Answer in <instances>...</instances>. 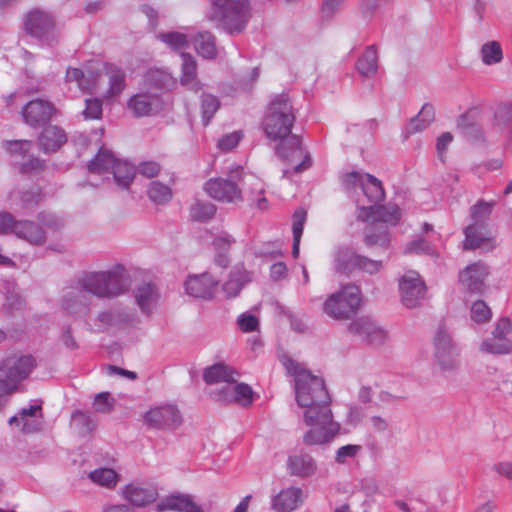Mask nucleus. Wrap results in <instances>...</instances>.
<instances>
[{
    "instance_id": "obj_57",
    "label": "nucleus",
    "mask_w": 512,
    "mask_h": 512,
    "mask_svg": "<svg viewBox=\"0 0 512 512\" xmlns=\"http://www.w3.org/2000/svg\"><path fill=\"white\" fill-rule=\"evenodd\" d=\"M252 396L253 390L248 384L240 383L234 386V401L243 407H248L252 404Z\"/></svg>"
},
{
    "instance_id": "obj_48",
    "label": "nucleus",
    "mask_w": 512,
    "mask_h": 512,
    "mask_svg": "<svg viewBox=\"0 0 512 512\" xmlns=\"http://www.w3.org/2000/svg\"><path fill=\"white\" fill-rule=\"evenodd\" d=\"M220 107L219 99L212 94H203L201 97L202 122L207 126Z\"/></svg>"
},
{
    "instance_id": "obj_9",
    "label": "nucleus",
    "mask_w": 512,
    "mask_h": 512,
    "mask_svg": "<svg viewBox=\"0 0 512 512\" xmlns=\"http://www.w3.org/2000/svg\"><path fill=\"white\" fill-rule=\"evenodd\" d=\"M347 331L374 348L385 345L389 339L388 331L370 316L353 319L347 326Z\"/></svg>"
},
{
    "instance_id": "obj_18",
    "label": "nucleus",
    "mask_w": 512,
    "mask_h": 512,
    "mask_svg": "<svg viewBox=\"0 0 512 512\" xmlns=\"http://www.w3.org/2000/svg\"><path fill=\"white\" fill-rule=\"evenodd\" d=\"M401 217L400 209L397 205L388 204V205H370L368 207L362 206L359 207L357 219L361 221H369L373 220V222H378L380 224L389 223V224H397Z\"/></svg>"
},
{
    "instance_id": "obj_25",
    "label": "nucleus",
    "mask_w": 512,
    "mask_h": 512,
    "mask_svg": "<svg viewBox=\"0 0 512 512\" xmlns=\"http://www.w3.org/2000/svg\"><path fill=\"white\" fill-rule=\"evenodd\" d=\"M158 492L153 486H142L131 483L123 489V497L134 506L144 507L153 503Z\"/></svg>"
},
{
    "instance_id": "obj_39",
    "label": "nucleus",
    "mask_w": 512,
    "mask_h": 512,
    "mask_svg": "<svg viewBox=\"0 0 512 512\" xmlns=\"http://www.w3.org/2000/svg\"><path fill=\"white\" fill-rule=\"evenodd\" d=\"M110 172L113 174L114 180L119 186L128 188L135 177L136 169L134 165L127 161L116 159Z\"/></svg>"
},
{
    "instance_id": "obj_26",
    "label": "nucleus",
    "mask_w": 512,
    "mask_h": 512,
    "mask_svg": "<svg viewBox=\"0 0 512 512\" xmlns=\"http://www.w3.org/2000/svg\"><path fill=\"white\" fill-rule=\"evenodd\" d=\"M322 392L325 395H322V443L329 442L336 435L339 434L340 424L338 422L333 421L332 411L329 408V405L332 402V397L329 395L327 388L322 380Z\"/></svg>"
},
{
    "instance_id": "obj_58",
    "label": "nucleus",
    "mask_w": 512,
    "mask_h": 512,
    "mask_svg": "<svg viewBox=\"0 0 512 512\" xmlns=\"http://www.w3.org/2000/svg\"><path fill=\"white\" fill-rule=\"evenodd\" d=\"M471 318L477 323H484L490 320L491 310L482 300H477L471 307Z\"/></svg>"
},
{
    "instance_id": "obj_28",
    "label": "nucleus",
    "mask_w": 512,
    "mask_h": 512,
    "mask_svg": "<svg viewBox=\"0 0 512 512\" xmlns=\"http://www.w3.org/2000/svg\"><path fill=\"white\" fill-rule=\"evenodd\" d=\"M236 242V239L223 232L220 235L214 237L212 247L214 250V263L222 269L229 267L231 263L230 249L231 246Z\"/></svg>"
},
{
    "instance_id": "obj_35",
    "label": "nucleus",
    "mask_w": 512,
    "mask_h": 512,
    "mask_svg": "<svg viewBox=\"0 0 512 512\" xmlns=\"http://www.w3.org/2000/svg\"><path fill=\"white\" fill-rule=\"evenodd\" d=\"M356 69L364 77H372L376 74L378 70V54L374 45L367 47L358 58Z\"/></svg>"
},
{
    "instance_id": "obj_21",
    "label": "nucleus",
    "mask_w": 512,
    "mask_h": 512,
    "mask_svg": "<svg viewBox=\"0 0 512 512\" xmlns=\"http://www.w3.org/2000/svg\"><path fill=\"white\" fill-rule=\"evenodd\" d=\"M42 191L38 186L27 190L17 189L10 193V199L16 212L28 214L32 212L42 200Z\"/></svg>"
},
{
    "instance_id": "obj_34",
    "label": "nucleus",
    "mask_w": 512,
    "mask_h": 512,
    "mask_svg": "<svg viewBox=\"0 0 512 512\" xmlns=\"http://www.w3.org/2000/svg\"><path fill=\"white\" fill-rule=\"evenodd\" d=\"M476 114V109H471L460 115L457 120V128L468 139H479L482 136L481 127L476 121Z\"/></svg>"
},
{
    "instance_id": "obj_8",
    "label": "nucleus",
    "mask_w": 512,
    "mask_h": 512,
    "mask_svg": "<svg viewBox=\"0 0 512 512\" xmlns=\"http://www.w3.org/2000/svg\"><path fill=\"white\" fill-rule=\"evenodd\" d=\"M361 301L359 287L354 284H347L329 296L324 303V310L335 319H349L357 313Z\"/></svg>"
},
{
    "instance_id": "obj_3",
    "label": "nucleus",
    "mask_w": 512,
    "mask_h": 512,
    "mask_svg": "<svg viewBox=\"0 0 512 512\" xmlns=\"http://www.w3.org/2000/svg\"><path fill=\"white\" fill-rule=\"evenodd\" d=\"M35 366L36 360L31 355H10L0 362V410Z\"/></svg>"
},
{
    "instance_id": "obj_42",
    "label": "nucleus",
    "mask_w": 512,
    "mask_h": 512,
    "mask_svg": "<svg viewBox=\"0 0 512 512\" xmlns=\"http://www.w3.org/2000/svg\"><path fill=\"white\" fill-rule=\"evenodd\" d=\"M361 190L368 201L373 204L381 202L385 197L381 181L371 174H366V179L362 183Z\"/></svg>"
},
{
    "instance_id": "obj_63",
    "label": "nucleus",
    "mask_w": 512,
    "mask_h": 512,
    "mask_svg": "<svg viewBox=\"0 0 512 512\" xmlns=\"http://www.w3.org/2000/svg\"><path fill=\"white\" fill-rule=\"evenodd\" d=\"M405 252L433 255L434 249L427 240H425L422 237H419L418 239L412 240L407 244Z\"/></svg>"
},
{
    "instance_id": "obj_53",
    "label": "nucleus",
    "mask_w": 512,
    "mask_h": 512,
    "mask_svg": "<svg viewBox=\"0 0 512 512\" xmlns=\"http://www.w3.org/2000/svg\"><path fill=\"white\" fill-rule=\"evenodd\" d=\"M347 0H322V24L331 22L343 9Z\"/></svg>"
},
{
    "instance_id": "obj_15",
    "label": "nucleus",
    "mask_w": 512,
    "mask_h": 512,
    "mask_svg": "<svg viewBox=\"0 0 512 512\" xmlns=\"http://www.w3.org/2000/svg\"><path fill=\"white\" fill-rule=\"evenodd\" d=\"M88 293L89 291L82 287L80 278H78L74 286L64 291L61 307L72 316L86 315L91 305Z\"/></svg>"
},
{
    "instance_id": "obj_36",
    "label": "nucleus",
    "mask_w": 512,
    "mask_h": 512,
    "mask_svg": "<svg viewBox=\"0 0 512 512\" xmlns=\"http://www.w3.org/2000/svg\"><path fill=\"white\" fill-rule=\"evenodd\" d=\"M182 76L181 83L188 85L195 92L201 89V84L196 80L197 65L195 59L188 53H182Z\"/></svg>"
},
{
    "instance_id": "obj_44",
    "label": "nucleus",
    "mask_w": 512,
    "mask_h": 512,
    "mask_svg": "<svg viewBox=\"0 0 512 512\" xmlns=\"http://www.w3.org/2000/svg\"><path fill=\"white\" fill-rule=\"evenodd\" d=\"M147 194L149 199L157 205L168 203L173 196L172 189L160 181H152L149 184Z\"/></svg>"
},
{
    "instance_id": "obj_50",
    "label": "nucleus",
    "mask_w": 512,
    "mask_h": 512,
    "mask_svg": "<svg viewBox=\"0 0 512 512\" xmlns=\"http://www.w3.org/2000/svg\"><path fill=\"white\" fill-rule=\"evenodd\" d=\"M72 420L78 429V432L85 436L96 428V422L90 414L82 411H76L72 414Z\"/></svg>"
},
{
    "instance_id": "obj_43",
    "label": "nucleus",
    "mask_w": 512,
    "mask_h": 512,
    "mask_svg": "<svg viewBox=\"0 0 512 512\" xmlns=\"http://www.w3.org/2000/svg\"><path fill=\"white\" fill-rule=\"evenodd\" d=\"M485 226L479 223H473L465 228L464 249L474 250L481 247L487 240L484 234Z\"/></svg>"
},
{
    "instance_id": "obj_37",
    "label": "nucleus",
    "mask_w": 512,
    "mask_h": 512,
    "mask_svg": "<svg viewBox=\"0 0 512 512\" xmlns=\"http://www.w3.org/2000/svg\"><path fill=\"white\" fill-rule=\"evenodd\" d=\"M434 118V107L430 103L424 104L418 115L410 120L406 128L407 133L413 134L426 129L434 121Z\"/></svg>"
},
{
    "instance_id": "obj_56",
    "label": "nucleus",
    "mask_w": 512,
    "mask_h": 512,
    "mask_svg": "<svg viewBox=\"0 0 512 512\" xmlns=\"http://www.w3.org/2000/svg\"><path fill=\"white\" fill-rule=\"evenodd\" d=\"M33 143L28 140H14L6 142V150L15 157L25 158L31 150Z\"/></svg>"
},
{
    "instance_id": "obj_46",
    "label": "nucleus",
    "mask_w": 512,
    "mask_h": 512,
    "mask_svg": "<svg viewBox=\"0 0 512 512\" xmlns=\"http://www.w3.org/2000/svg\"><path fill=\"white\" fill-rule=\"evenodd\" d=\"M216 206L211 202L196 201L190 208V215L193 220L206 222L214 217Z\"/></svg>"
},
{
    "instance_id": "obj_11",
    "label": "nucleus",
    "mask_w": 512,
    "mask_h": 512,
    "mask_svg": "<svg viewBox=\"0 0 512 512\" xmlns=\"http://www.w3.org/2000/svg\"><path fill=\"white\" fill-rule=\"evenodd\" d=\"M434 348L436 362L444 374H451L459 368V352L444 329H438L434 337Z\"/></svg>"
},
{
    "instance_id": "obj_2",
    "label": "nucleus",
    "mask_w": 512,
    "mask_h": 512,
    "mask_svg": "<svg viewBox=\"0 0 512 512\" xmlns=\"http://www.w3.org/2000/svg\"><path fill=\"white\" fill-rule=\"evenodd\" d=\"M80 284L99 298H114L129 290L131 280L125 267L117 264L107 271L85 273Z\"/></svg>"
},
{
    "instance_id": "obj_55",
    "label": "nucleus",
    "mask_w": 512,
    "mask_h": 512,
    "mask_svg": "<svg viewBox=\"0 0 512 512\" xmlns=\"http://www.w3.org/2000/svg\"><path fill=\"white\" fill-rule=\"evenodd\" d=\"M144 81L146 85L154 86L158 90H161L168 86L170 83V77L163 71L150 70L146 73Z\"/></svg>"
},
{
    "instance_id": "obj_13",
    "label": "nucleus",
    "mask_w": 512,
    "mask_h": 512,
    "mask_svg": "<svg viewBox=\"0 0 512 512\" xmlns=\"http://www.w3.org/2000/svg\"><path fill=\"white\" fill-rule=\"evenodd\" d=\"M134 315L123 308H110L98 313L95 327L90 331L94 333H104L110 330H122L133 325Z\"/></svg>"
},
{
    "instance_id": "obj_60",
    "label": "nucleus",
    "mask_w": 512,
    "mask_h": 512,
    "mask_svg": "<svg viewBox=\"0 0 512 512\" xmlns=\"http://www.w3.org/2000/svg\"><path fill=\"white\" fill-rule=\"evenodd\" d=\"M496 124L507 126L512 121V103L499 104L494 112Z\"/></svg>"
},
{
    "instance_id": "obj_4",
    "label": "nucleus",
    "mask_w": 512,
    "mask_h": 512,
    "mask_svg": "<svg viewBox=\"0 0 512 512\" xmlns=\"http://www.w3.org/2000/svg\"><path fill=\"white\" fill-rule=\"evenodd\" d=\"M295 114L287 94L277 95L269 104L262 121L267 138L278 140L291 133Z\"/></svg>"
},
{
    "instance_id": "obj_47",
    "label": "nucleus",
    "mask_w": 512,
    "mask_h": 512,
    "mask_svg": "<svg viewBox=\"0 0 512 512\" xmlns=\"http://www.w3.org/2000/svg\"><path fill=\"white\" fill-rule=\"evenodd\" d=\"M89 478L98 485L112 488L117 483L118 475L111 468H98L90 472Z\"/></svg>"
},
{
    "instance_id": "obj_20",
    "label": "nucleus",
    "mask_w": 512,
    "mask_h": 512,
    "mask_svg": "<svg viewBox=\"0 0 512 512\" xmlns=\"http://www.w3.org/2000/svg\"><path fill=\"white\" fill-rule=\"evenodd\" d=\"M167 510L178 512H204L203 507L195 501L194 496L183 493L169 495L157 503V512Z\"/></svg>"
},
{
    "instance_id": "obj_6",
    "label": "nucleus",
    "mask_w": 512,
    "mask_h": 512,
    "mask_svg": "<svg viewBox=\"0 0 512 512\" xmlns=\"http://www.w3.org/2000/svg\"><path fill=\"white\" fill-rule=\"evenodd\" d=\"M278 140L280 142L276 145L275 152L283 162L291 166L283 170V178H290L293 174H300L311 167L312 158L297 135L290 133Z\"/></svg>"
},
{
    "instance_id": "obj_64",
    "label": "nucleus",
    "mask_w": 512,
    "mask_h": 512,
    "mask_svg": "<svg viewBox=\"0 0 512 512\" xmlns=\"http://www.w3.org/2000/svg\"><path fill=\"white\" fill-rule=\"evenodd\" d=\"M367 173H361L358 171H351L346 173L342 177V185L346 190L355 189L357 187L362 188V183L366 179Z\"/></svg>"
},
{
    "instance_id": "obj_27",
    "label": "nucleus",
    "mask_w": 512,
    "mask_h": 512,
    "mask_svg": "<svg viewBox=\"0 0 512 512\" xmlns=\"http://www.w3.org/2000/svg\"><path fill=\"white\" fill-rule=\"evenodd\" d=\"M66 141L67 136L62 128L48 125L39 136V147L44 153L56 152Z\"/></svg>"
},
{
    "instance_id": "obj_29",
    "label": "nucleus",
    "mask_w": 512,
    "mask_h": 512,
    "mask_svg": "<svg viewBox=\"0 0 512 512\" xmlns=\"http://www.w3.org/2000/svg\"><path fill=\"white\" fill-rule=\"evenodd\" d=\"M302 502V490L296 487H290L282 490L272 499V508L276 512H292L298 508Z\"/></svg>"
},
{
    "instance_id": "obj_51",
    "label": "nucleus",
    "mask_w": 512,
    "mask_h": 512,
    "mask_svg": "<svg viewBox=\"0 0 512 512\" xmlns=\"http://www.w3.org/2000/svg\"><path fill=\"white\" fill-rule=\"evenodd\" d=\"M157 38L173 50H181L188 46L187 36L180 32L160 33Z\"/></svg>"
},
{
    "instance_id": "obj_54",
    "label": "nucleus",
    "mask_w": 512,
    "mask_h": 512,
    "mask_svg": "<svg viewBox=\"0 0 512 512\" xmlns=\"http://www.w3.org/2000/svg\"><path fill=\"white\" fill-rule=\"evenodd\" d=\"M481 349L488 353L506 354L511 351V343L507 339L500 340L494 337L492 340L484 341Z\"/></svg>"
},
{
    "instance_id": "obj_1",
    "label": "nucleus",
    "mask_w": 512,
    "mask_h": 512,
    "mask_svg": "<svg viewBox=\"0 0 512 512\" xmlns=\"http://www.w3.org/2000/svg\"><path fill=\"white\" fill-rule=\"evenodd\" d=\"M288 375L294 378L296 402L304 411V422L310 427L320 425V403L312 395V386L318 381L302 363L293 360L288 354L280 357Z\"/></svg>"
},
{
    "instance_id": "obj_7",
    "label": "nucleus",
    "mask_w": 512,
    "mask_h": 512,
    "mask_svg": "<svg viewBox=\"0 0 512 512\" xmlns=\"http://www.w3.org/2000/svg\"><path fill=\"white\" fill-rule=\"evenodd\" d=\"M243 180V168L236 166L229 171L228 177H217L207 180L205 192L214 200L223 203H238L243 200L240 184Z\"/></svg>"
},
{
    "instance_id": "obj_61",
    "label": "nucleus",
    "mask_w": 512,
    "mask_h": 512,
    "mask_svg": "<svg viewBox=\"0 0 512 512\" xmlns=\"http://www.w3.org/2000/svg\"><path fill=\"white\" fill-rule=\"evenodd\" d=\"M307 212L304 208H297L292 217V233L293 238H301L303 234L304 224L306 222Z\"/></svg>"
},
{
    "instance_id": "obj_31",
    "label": "nucleus",
    "mask_w": 512,
    "mask_h": 512,
    "mask_svg": "<svg viewBox=\"0 0 512 512\" xmlns=\"http://www.w3.org/2000/svg\"><path fill=\"white\" fill-rule=\"evenodd\" d=\"M364 243L367 247L379 246L388 248L390 236L387 227L384 224L374 222L364 230Z\"/></svg>"
},
{
    "instance_id": "obj_41",
    "label": "nucleus",
    "mask_w": 512,
    "mask_h": 512,
    "mask_svg": "<svg viewBox=\"0 0 512 512\" xmlns=\"http://www.w3.org/2000/svg\"><path fill=\"white\" fill-rule=\"evenodd\" d=\"M116 158L113 153L105 148H101L95 157L88 164V171L93 174H104L110 172Z\"/></svg>"
},
{
    "instance_id": "obj_30",
    "label": "nucleus",
    "mask_w": 512,
    "mask_h": 512,
    "mask_svg": "<svg viewBox=\"0 0 512 512\" xmlns=\"http://www.w3.org/2000/svg\"><path fill=\"white\" fill-rule=\"evenodd\" d=\"M104 74L108 77V90L109 97L120 95L126 88V73L125 71L114 63L104 64Z\"/></svg>"
},
{
    "instance_id": "obj_45",
    "label": "nucleus",
    "mask_w": 512,
    "mask_h": 512,
    "mask_svg": "<svg viewBox=\"0 0 512 512\" xmlns=\"http://www.w3.org/2000/svg\"><path fill=\"white\" fill-rule=\"evenodd\" d=\"M65 82L75 83L77 87L84 93L91 92L92 82L85 76L80 68L68 67L65 74Z\"/></svg>"
},
{
    "instance_id": "obj_12",
    "label": "nucleus",
    "mask_w": 512,
    "mask_h": 512,
    "mask_svg": "<svg viewBox=\"0 0 512 512\" xmlns=\"http://www.w3.org/2000/svg\"><path fill=\"white\" fill-rule=\"evenodd\" d=\"M25 30L49 46L57 42L54 18L45 11L39 9L30 11L25 20Z\"/></svg>"
},
{
    "instance_id": "obj_33",
    "label": "nucleus",
    "mask_w": 512,
    "mask_h": 512,
    "mask_svg": "<svg viewBox=\"0 0 512 512\" xmlns=\"http://www.w3.org/2000/svg\"><path fill=\"white\" fill-rule=\"evenodd\" d=\"M237 373L229 366L223 363H217L205 368L203 379L207 384H215L220 382L234 383Z\"/></svg>"
},
{
    "instance_id": "obj_22",
    "label": "nucleus",
    "mask_w": 512,
    "mask_h": 512,
    "mask_svg": "<svg viewBox=\"0 0 512 512\" xmlns=\"http://www.w3.org/2000/svg\"><path fill=\"white\" fill-rule=\"evenodd\" d=\"M217 281L209 273L189 276L185 282L187 294L195 298L209 299L212 297Z\"/></svg>"
},
{
    "instance_id": "obj_52",
    "label": "nucleus",
    "mask_w": 512,
    "mask_h": 512,
    "mask_svg": "<svg viewBox=\"0 0 512 512\" xmlns=\"http://www.w3.org/2000/svg\"><path fill=\"white\" fill-rule=\"evenodd\" d=\"M275 308L279 315L288 318L292 330H294L297 333H305L308 331V327L305 324V322L300 317L293 314L287 307H285L279 302H276Z\"/></svg>"
},
{
    "instance_id": "obj_40",
    "label": "nucleus",
    "mask_w": 512,
    "mask_h": 512,
    "mask_svg": "<svg viewBox=\"0 0 512 512\" xmlns=\"http://www.w3.org/2000/svg\"><path fill=\"white\" fill-rule=\"evenodd\" d=\"M288 468L293 475L308 476L316 469V463L307 454L294 455L288 458Z\"/></svg>"
},
{
    "instance_id": "obj_19",
    "label": "nucleus",
    "mask_w": 512,
    "mask_h": 512,
    "mask_svg": "<svg viewBox=\"0 0 512 512\" xmlns=\"http://www.w3.org/2000/svg\"><path fill=\"white\" fill-rule=\"evenodd\" d=\"M488 274V267L482 262H476L467 266L460 272L459 281L467 291L471 293H481Z\"/></svg>"
},
{
    "instance_id": "obj_62",
    "label": "nucleus",
    "mask_w": 512,
    "mask_h": 512,
    "mask_svg": "<svg viewBox=\"0 0 512 512\" xmlns=\"http://www.w3.org/2000/svg\"><path fill=\"white\" fill-rule=\"evenodd\" d=\"M237 324L242 332H254L259 328V320L256 316L245 312L238 316Z\"/></svg>"
},
{
    "instance_id": "obj_17",
    "label": "nucleus",
    "mask_w": 512,
    "mask_h": 512,
    "mask_svg": "<svg viewBox=\"0 0 512 512\" xmlns=\"http://www.w3.org/2000/svg\"><path fill=\"white\" fill-rule=\"evenodd\" d=\"M402 303L409 309L419 305L424 298L426 285L416 272L403 275L399 281Z\"/></svg>"
},
{
    "instance_id": "obj_38",
    "label": "nucleus",
    "mask_w": 512,
    "mask_h": 512,
    "mask_svg": "<svg viewBox=\"0 0 512 512\" xmlns=\"http://www.w3.org/2000/svg\"><path fill=\"white\" fill-rule=\"evenodd\" d=\"M192 41L195 50L203 58L213 59L216 57L215 38L210 32H200L194 36Z\"/></svg>"
},
{
    "instance_id": "obj_5",
    "label": "nucleus",
    "mask_w": 512,
    "mask_h": 512,
    "mask_svg": "<svg viewBox=\"0 0 512 512\" xmlns=\"http://www.w3.org/2000/svg\"><path fill=\"white\" fill-rule=\"evenodd\" d=\"M211 17L230 33H240L251 17L249 0H211Z\"/></svg>"
},
{
    "instance_id": "obj_10",
    "label": "nucleus",
    "mask_w": 512,
    "mask_h": 512,
    "mask_svg": "<svg viewBox=\"0 0 512 512\" xmlns=\"http://www.w3.org/2000/svg\"><path fill=\"white\" fill-rule=\"evenodd\" d=\"M335 263L337 272L345 275H349L355 270H360L368 274H376L383 266L382 261L373 260L366 256L357 254L348 247H343L337 250Z\"/></svg>"
},
{
    "instance_id": "obj_14",
    "label": "nucleus",
    "mask_w": 512,
    "mask_h": 512,
    "mask_svg": "<svg viewBox=\"0 0 512 512\" xmlns=\"http://www.w3.org/2000/svg\"><path fill=\"white\" fill-rule=\"evenodd\" d=\"M144 422L154 429L175 430L181 425L182 416L175 405L168 404L147 411Z\"/></svg>"
},
{
    "instance_id": "obj_23",
    "label": "nucleus",
    "mask_w": 512,
    "mask_h": 512,
    "mask_svg": "<svg viewBox=\"0 0 512 512\" xmlns=\"http://www.w3.org/2000/svg\"><path fill=\"white\" fill-rule=\"evenodd\" d=\"M13 235L34 246L43 245L47 239L45 230L30 220H16Z\"/></svg>"
},
{
    "instance_id": "obj_59",
    "label": "nucleus",
    "mask_w": 512,
    "mask_h": 512,
    "mask_svg": "<svg viewBox=\"0 0 512 512\" xmlns=\"http://www.w3.org/2000/svg\"><path fill=\"white\" fill-rule=\"evenodd\" d=\"M492 212V204L484 201H479L471 208V217L474 223L483 224V221L487 219Z\"/></svg>"
},
{
    "instance_id": "obj_16",
    "label": "nucleus",
    "mask_w": 512,
    "mask_h": 512,
    "mask_svg": "<svg viewBox=\"0 0 512 512\" xmlns=\"http://www.w3.org/2000/svg\"><path fill=\"white\" fill-rule=\"evenodd\" d=\"M56 113L54 104L44 99L31 100L22 109L25 123L34 128L44 127Z\"/></svg>"
},
{
    "instance_id": "obj_49",
    "label": "nucleus",
    "mask_w": 512,
    "mask_h": 512,
    "mask_svg": "<svg viewBox=\"0 0 512 512\" xmlns=\"http://www.w3.org/2000/svg\"><path fill=\"white\" fill-rule=\"evenodd\" d=\"M481 57L486 65L499 63L503 58L500 44L496 41L485 43L481 48Z\"/></svg>"
},
{
    "instance_id": "obj_32",
    "label": "nucleus",
    "mask_w": 512,
    "mask_h": 512,
    "mask_svg": "<svg viewBox=\"0 0 512 512\" xmlns=\"http://www.w3.org/2000/svg\"><path fill=\"white\" fill-rule=\"evenodd\" d=\"M135 298L142 313L149 315L158 301L159 293L154 284L143 283L136 288Z\"/></svg>"
},
{
    "instance_id": "obj_24",
    "label": "nucleus",
    "mask_w": 512,
    "mask_h": 512,
    "mask_svg": "<svg viewBox=\"0 0 512 512\" xmlns=\"http://www.w3.org/2000/svg\"><path fill=\"white\" fill-rule=\"evenodd\" d=\"M160 104L159 94L155 92H140L133 95L127 102L128 108L135 117H144L152 114L154 108Z\"/></svg>"
}]
</instances>
